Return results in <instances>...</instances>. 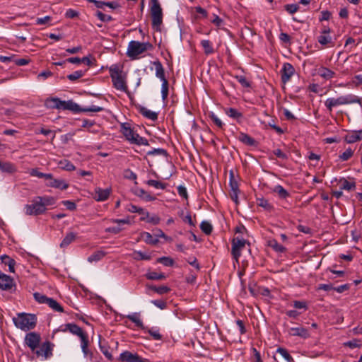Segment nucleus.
I'll return each mask as SVG.
<instances>
[{"instance_id": "obj_3", "label": "nucleus", "mask_w": 362, "mask_h": 362, "mask_svg": "<svg viewBox=\"0 0 362 362\" xmlns=\"http://www.w3.org/2000/svg\"><path fill=\"white\" fill-rule=\"evenodd\" d=\"M152 49L153 45L150 42H140L139 41L132 40L129 42L127 55L132 59H136L139 54Z\"/></svg>"}, {"instance_id": "obj_6", "label": "nucleus", "mask_w": 362, "mask_h": 362, "mask_svg": "<svg viewBox=\"0 0 362 362\" xmlns=\"http://www.w3.org/2000/svg\"><path fill=\"white\" fill-rule=\"evenodd\" d=\"M151 15L152 28L156 31H160V25L163 23V12L158 0H151Z\"/></svg>"}, {"instance_id": "obj_50", "label": "nucleus", "mask_w": 362, "mask_h": 362, "mask_svg": "<svg viewBox=\"0 0 362 362\" xmlns=\"http://www.w3.org/2000/svg\"><path fill=\"white\" fill-rule=\"evenodd\" d=\"M148 156H163L164 157L168 156V152L163 148H153L151 151L147 152Z\"/></svg>"}, {"instance_id": "obj_53", "label": "nucleus", "mask_w": 362, "mask_h": 362, "mask_svg": "<svg viewBox=\"0 0 362 362\" xmlns=\"http://www.w3.org/2000/svg\"><path fill=\"white\" fill-rule=\"evenodd\" d=\"M236 80L241 84V86L244 88H250L251 86L250 82L246 78L245 76L237 75L235 76Z\"/></svg>"}, {"instance_id": "obj_27", "label": "nucleus", "mask_w": 362, "mask_h": 362, "mask_svg": "<svg viewBox=\"0 0 362 362\" xmlns=\"http://www.w3.org/2000/svg\"><path fill=\"white\" fill-rule=\"evenodd\" d=\"M317 42L323 46L334 47V42L329 35H320L317 37Z\"/></svg>"}, {"instance_id": "obj_4", "label": "nucleus", "mask_w": 362, "mask_h": 362, "mask_svg": "<svg viewBox=\"0 0 362 362\" xmlns=\"http://www.w3.org/2000/svg\"><path fill=\"white\" fill-rule=\"evenodd\" d=\"M59 110H68L74 112H101L104 110L103 107L92 105L88 107H81L79 105L73 102L72 100H61L59 103Z\"/></svg>"}, {"instance_id": "obj_62", "label": "nucleus", "mask_w": 362, "mask_h": 362, "mask_svg": "<svg viewBox=\"0 0 362 362\" xmlns=\"http://www.w3.org/2000/svg\"><path fill=\"white\" fill-rule=\"evenodd\" d=\"M124 177L126 179L132 180H136L137 178L136 174L134 173L133 171H132L129 169L124 170Z\"/></svg>"}, {"instance_id": "obj_36", "label": "nucleus", "mask_w": 362, "mask_h": 362, "mask_svg": "<svg viewBox=\"0 0 362 362\" xmlns=\"http://www.w3.org/2000/svg\"><path fill=\"white\" fill-rule=\"evenodd\" d=\"M37 199L43 204L44 207H46V206L54 205L56 203V199L53 197H37Z\"/></svg>"}, {"instance_id": "obj_60", "label": "nucleus", "mask_w": 362, "mask_h": 362, "mask_svg": "<svg viewBox=\"0 0 362 362\" xmlns=\"http://www.w3.org/2000/svg\"><path fill=\"white\" fill-rule=\"evenodd\" d=\"M134 253L137 255V257H134L136 260H150L151 258L150 255H148L141 251H136Z\"/></svg>"}, {"instance_id": "obj_43", "label": "nucleus", "mask_w": 362, "mask_h": 362, "mask_svg": "<svg viewBox=\"0 0 362 362\" xmlns=\"http://www.w3.org/2000/svg\"><path fill=\"white\" fill-rule=\"evenodd\" d=\"M149 288L160 295L168 293L170 291V288L167 286H151Z\"/></svg>"}, {"instance_id": "obj_18", "label": "nucleus", "mask_w": 362, "mask_h": 362, "mask_svg": "<svg viewBox=\"0 0 362 362\" xmlns=\"http://www.w3.org/2000/svg\"><path fill=\"white\" fill-rule=\"evenodd\" d=\"M288 334L291 336H297L303 339H307L310 337V333L308 329L302 326L297 327H291L288 329Z\"/></svg>"}, {"instance_id": "obj_54", "label": "nucleus", "mask_w": 362, "mask_h": 362, "mask_svg": "<svg viewBox=\"0 0 362 362\" xmlns=\"http://www.w3.org/2000/svg\"><path fill=\"white\" fill-rule=\"evenodd\" d=\"M109 71L111 78H112V76L115 77L122 75V70H120L117 64L112 65L109 69Z\"/></svg>"}, {"instance_id": "obj_34", "label": "nucleus", "mask_w": 362, "mask_h": 362, "mask_svg": "<svg viewBox=\"0 0 362 362\" xmlns=\"http://www.w3.org/2000/svg\"><path fill=\"white\" fill-rule=\"evenodd\" d=\"M1 170L3 173H14L17 171L16 167L11 162H3Z\"/></svg>"}, {"instance_id": "obj_49", "label": "nucleus", "mask_w": 362, "mask_h": 362, "mask_svg": "<svg viewBox=\"0 0 362 362\" xmlns=\"http://www.w3.org/2000/svg\"><path fill=\"white\" fill-rule=\"evenodd\" d=\"M30 175L31 176H35L39 178H45L47 180L48 178H52V174L51 173H43L41 172H39L37 169H32L30 172Z\"/></svg>"}, {"instance_id": "obj_33", "label": "nucleus", "mask_w": 362, "mask_h": 362, "mask_svg": "<svg viewBox=\"0 0 362 362\" xmlns=\"http://www.w3.org/2000/svg\"><path fill=\"white\" fill-rule=\"evenodd\" d=\"M273 192L276 193L280 199H286L290 196L288 191L280 185L275 186Z\"/></svg>"}, {"instance_id": "obj_15", "label": "nucleus", "mask_w": 362, "mask_h": 362, "mask_svg": "<svg viewBox=\"0 0 362 362\" xmlns=\"http://www.w3.org/2000/svg\"><path fill=\"white\" fill-rule=\"evenodd\" d=\"M111 193L110 188L102 189L100 187L95 188V193L93 198L97 202H104L107 200Z\"/></svg>"}, {"instance_id": "obj_55", "label": "nucleus", "mask_w": 362, "mask_h": 362, "mask_svg": "<svg viewBox=\"0 0 362 362\" xmlns=\"http://www.w3.org/2000/svg\"><path fill=\"white\" fill-rule=\"evenodd\" d=\"M354 155V151L349 148L344 152H343L341 155H339V158L342 161L348 160L349 158L352 157Z\"/></svg>"}, {"instance_id": "obj_63", "label": "nucleus", "mask_w": 362, "mask_h": 362, "mask_svg": "<svg viewBox=\"0 0 362 362\" xmlns=\"http://www.w3.org/2000/svg\"><path fill=\"white\" fill-rule=\"evenodd\" d=\"M270 245H271V247H273V248L275 250V251H276V252H284V251H285V250H286V249H285V247H284L283 245H281L279 244L276 240L272 241V242L271 243Z\"/></svg>"}, {"instance_id": "obj_39", "label": "nucleus", "mask_w": 362, "mask_h": 362, "mask_svg": "<svg viewBox=\"0 0 362 362\" xmlns=\"http://www.w3.org/2000/svg\"><path fill=\"white\" fill-rule=\"evenodd\" d=\"M47 305L50 308L56 312L63 313L64 308L54 298H49Z\"/></svg>"}, {"instance_id": "obj_46", "label": "nucleus", "mask_w": 362, "mask_h": 362, "mask_svg": "<svg viewBox=\"0 0 362 362\" xmlns=\"http://www.w3.org/2000/svg\"><path fill=\"white\" fill-rule=\"evenodd\" d=\"M200 228L206 235H210L213 230L211 224L206 221H204L201 223Z\"/></svg>"}, {"instance_id": "obj_26", "label": "nucleus", "mask_w": 362, "mask_h": 362, "mask_svg": "<svg viewBox=\"0 0 362 362\" xmlns=\"http://www.w3.org/2000/svg\"><path fill=\"white\" fill-rule=\"evenodd\" d=\"M139 112L144 117L152 120L156 121L158 119V113L156 112L151 111L144 107H140L139 109Z\"/></svg>"}, {"instance_id": "obj_22", "label": "nucleus", "mask_w": 362, "mask_h": 362, "mask_svg": "<svg viewBox=\"0 0 362 362\" xmlns=\"http://www.w3.org/2000/svg\"><path fill=\"white\" fill-rule=\"evenodd\" d=\"M225 113L230 117L235 119L238 123H241L243 119V115L239 112L237 109L233 107H228L224 110Z\"/></svg>"}, {"instance_id": "obj_7", "label": "nucleus", "mask_w": 362, "mask_h": 362, "mask_svg": "<svg viewBox=\"0 0 362 362\" xmlns=\"http://www.w3.org/2000/svg\"><path fill=\"white\" fill-rule=\"evenodd\" d=\"M126 317L135 323L136 327L141 329L145 332H148L153 339L160 340L162 339V335L159 333L158 329H154L153 328L148 329L144 325V323L140 320V314L139 313L127 315Z\"/></svg>"}, {"instance_id": "obj_28", "label": "nucleus", "mask_w": 362, "mask_h": 362, "mask_svg": "<svg viewBox=\"0 0 362 362\" xmlns=\"http://www.w3.org/2000/svg\"><path fill=\"white\" fill-rule=\"evenodd\" d=\"M76 233L73 232L68 233L60 243L62 248H65L69 246L72 242L76 240Z\"/></svg>"}, {"instance_id": "obj_51", "label": "nucleus", "mask_w": 362, "mask_h": 362, "mask_svg": "<svg viewBox=\"0 0 362 362\" xmlns=\"http://www.w3.org/2000/svg\"><path fill=\"white\" fill-rule=\"evenodd\" d=\"M277 352L279 353L288 362H294L293 357L289 354L286 349L279 347L277 349Z\"/></svg>"}, {"instance_id": "obj_58", "label": "nucleus", "mask_w": 362, "mask_h": 362, "mask_svg": "<svg viewBox=\"0 0 362 362\" xmlns=\"http://www.w3.org/2000/svg\"><path fill=\"white\" fill-rule=\"evenodd\" d=\"M168 87L169 83L168 81H163L162 88H161V93H162V99L165 100L168 95Z\"/></svg>"}, {"instance_id": "obj_47", "label": "nucleus", "mask_w": 362, "mask_h": 362, "mask_svg": "<svg viewBox=\"0 0 362 362\" xmlns=\"http://www.w3.org/2000/svg\"><path fill=\"white\" fill-rule=\"evenodd\" d=\"M33 297L37 302L42 304H47V302L49 299V298L47 296L38 292L34 293Z\"/></svg>"}, {"instance_id": "obj_23", "label": "nucleus", "mask_w": 362, "mask_h": 362, "mask_svg": "<svg viewBox=\"0 0 362 362\" xmlns=\"http://www.w3.org/2000/svg\"><path fill=\"white\" fill-rule=\"evenodd\" d=\"M362 139V130L354 131L345 136V141L348 144L355 143Z\"/></svg>"}, {"instance_id": "obj_52", "label": "nucleus", "mask_w": 362, "mask_h": 362, "mask_svg": "<svg viewBox=\"0 0 362 362\" xmlns=\"http://www.w3.org/2000/svg\"><path fill=\"white\" fill-rule=\"evenodd\" d=\"M158 263L163 264L166 267H173L174 264V260L169 257H162L157 259Z\"/></svg>"}, {"instance_id": "obj_14", "label": "nucleus", "mask_w": 362, "mask_h": 362, "mask_svg": "<svg viewBox=\"0 0 362 362\" xmlns=\"http://www.w3.org/2000/svg\"><path fill=\"white\" fill-rule=\"evenodd\" d=\"M295 69L290 63L284 64L283 68L281 70V81L284 83L288 82L291 76L294 74Z\"/></svg>"}, {"instance_id": "obj_59", "label": "nucleus", "mask_w": 362, "mask_h": 362, "mask_svg": "<svg viewBox=\"0 0 362 362\" xmlns=\"http://www.w3.org/2000/svg\"><path fill=\"white\" fill-rule=\"evenodd\" d=\"M285 10L291 14H293L297 12L299 9V6L296 4H286L284 6Z\"/></svg>"}, {"instance_id": "obj_37", "label": "nucleus", "mask_w": 362, "mask_h": 362, "mask_svg": "<svg viewBox=\"0 0 362 362\" xmlns=\"http://www.w3.org/2000/svg\"><path fill=\"white\" fill-rule=\"evenodd\" d=\"M81 349L85 356L90 355V357L93 356V353L88 350V336L83 337L81 339Z\"/></svg>"}, {"instance_id": "obj_8", "label": "nucleus", "mask_w": 362, "mask_h": 362, "mask_svg": "<svg viewBox=\"0 0 362 362\" xmlns=\"http://www.w3.org/2000/svg\"><path fill=\"white\" fill-rule=\"evenodd\" d=\"M246 244L250 246V243L247 242L243 238L237 237L232 240L231 255L237 263L239 262L241 250L245 247Z\"/></svg>"}, {"instance_id": "obj_16", "label": "nucleus", "mask_w": 362, "mask_h": 362, "mask_svg": "<svg viewBox=\"0 0 362 362\" xmlns=\"http://www.w3.org/2000/svg\"><path fill=\"white\" fill-rule=\"evenodd\" d=\"M317 74L325 81H331L336 77L337 74L330 69L321 66L317 69Z\"/></svg>"}, {"instance_id": "obj_2", "label": "nucleus", "mask_w": 362, "mask_h": 362, "mask_svg": "<svg viewBox=\"0 0 362 362\" xmlns=\"http://www.w3.org/2000/svg\"><path fill=\"white\" fill-rule=\"evenodd\" d=\"M13 322L17 328L27 332L35 327L37 317L34 314L21 313L13 317Z\"/></svg>"}, {"instance_id": "obj_17", "label": "nucleus", "mask_w": 362, "mask_h": 362, "mask_svg": "<svg viewBox=\"0 0 362 362\" xmlns=\"http://www.w3.org/2000/svg\"><path fill=\"white\" fill-rule=\"evenodd\" d=\"M112 81L114 88H115L117 90H119L124 93L128 92V86L124 78L122 75L115 77L112 76Z\"/></svg>"}, {"instance_id": "obj_30", "label": "nucleus", "mask_w": 362, "mask_h": 362, "mask_svg": "<svg viewBox=\"0 0 362 362\" xmlns=\"http://www.w3.org/2000/svg\"><path fill=\"white\" fill-rule=\"evenodd\" d=\"M99 347L102 353L104 354V356L109 360L112 361L113 356L112 354L109 351V346L105 341H102L100 339L99 341Z\"/></svg>"}, {"instance_id": "obj_40", "label": "nucleus", "mask_w": 362, "mask_h": 362, "mask_svg": "<svg viewBox=\"0 0 362 362\" xmlns=\"http://www.w3.org/2000/svg\"><path fill=\"white\" fill-rule=\"evenodd\" d=\"M141 238L147 244L155 245L158 243V239L155 238L148 232H144L141 233Z\"/></svg>"}, {"instance_id": "obj_32", "label": "nucleus", "mask_w": 362, "mask_h": 362, "mask_svg": "<svg viewBox=\"0 0 362 362\" xmlns=\"http://www.w3.org/2000/svg\"><path fill=\"white\" fill-rule=\"evenodd\" d=\"M126 209L131 213H138L142 215H146V217L149 216V213L145 211L143 208L138 207L132 204H129L127 206Z\"/></svg>"}, {"instance_id": "obj_19", "label": "nucleus", "mask_w": 362, "mask_h": 362, "mask_svg": "<svg viewBox=\"0 0 362 362\" xmlns=\"http://www.w3.org/2000/svg\"><path fill=\"white\" fill-rule=\"evenodd\" d=\"M47 180H49L47 183V186L48 187L60 189L62 190L66 189L69 187V184L65 182L64 180L54 179L52 175V178H48Z\"/></svg>"}, {"instance_id": "obj_45", "label": "nucleus", "mask_w": 362, "mask_h": 362, "mask_svg": "<svg viewBox=\"0 0 362 362\" xmlns=\"http://www.w3.org/2000/svg\"><path fill=\"white\" fill-rule=\"evenodd\" d=\"M148 279L150 280H163L166 278L165 275L163 273H157L156 272H151L146 274Z\"/></svg>"}, {"instance_id": "obj_24", "label": "nucleus", "mask_w": 362, "mask_h": 362, "mask_svg": "<svg viewBox=\"0 0 362 362\" xmlns=\"http://www.w3.org/2000/svg\"><path fill=\"white\" fill-rule=\"evenodd\" d=\"M153 65L155 66L156 69V76L158 78H160L162 82L165 81H168L165 76V70L163 69V66L161 64V62L158 60L155 61L153 62Z\"/></svg>"}, {"instance_id": "obj_25", "label": "nucleus", "mask_w": 362, "mask_h": 362, "mask_svg": "<svg viewBox=\"0 0 362 362\" xmlns=\"http://www.w3.org/2000/svg\"><path fill=\"white\" fill-rule=\"evenodd\" d=\"M238 139L242 143L250 146H254L257 144V141L252 137L244 132H240Z\"/></svg>"}, {"instance_id": "obj_48", "label": "nucleus", "mask_w": 362, "mask_h": 362, "mask_svg": "<svg viewBox=\"0 0 362 362\" xmlns=\"http://www.w3.org/2000/svg\"><path fill=\"white\" fill-rule=\"evenodd\" d=\"M86 71L78 70L76 71L74 73L67 75L66 78L71 81H75L78 80V78L83 77L85 75Z\"/></svg>"}, {"instance_id": "obj_57", "label": "nucleus", "mask_w": 362, "mask_h": 362, "mask_svg": "<svg viewBox=\"0 0 362 362\" xmlns=\"http://www.w3.org/2000/svg\"><path fill=\"white\" fill-rule=\"evenodd\" d=\"M209 118L212 120V122L218 127L222 129L223 127V123L221 120L212 112L209 114Z\"/></svg>"}, {"instance_id": "obj_41", "label": "nucleus", "mask_w": 362, "mask_h": 362, "mask_svg": "<svg viewBox=\"0 0 362 362\" xmlns=\"http://www.w3.org/2000/svg\"><path fill=\"white\" fill-rule=\"evenodd\" d=\"M340 182L341 183V189L351 191L356 189V183L354 182H351L346 179H342L340 180Z\"/></svg>"}, {"instance_id": "obj_5", "label": "nucleus", "mask_w": 362, "mask_h": 362, "mask_svg": "<svg viewBox=\"0 0 362 362\" xmlns=\"http://www.w3.org/2000/svg\"><path fill=\"white\" fill-rule=\"evenodd\" d=\"M121 128L123 135L131 144L144 146L149 145L148 141L146 139L140 136L137 133H136L130 127L128 123L122 124Z\"/></svg>"}, {"instance_id": "obj_56", "label": "nucleus", "mask_w": 362, "mask_h": 362, "mask_svg": "<svg viewBox=\"0 0 362 362\" xmlns=\"http://www.w3.org/2000/svg\"><path fill=\"white\" fill-rule=\"evenodd\" d=\"M95 16L102 21V22H110L113 20L112 17L109 15L104 14L103 12L100 11H97L95 13Z\"/></svg>"}, {"instance_id": "obj_64", "label": "nucleus", "mask_w": 362, "mask_h": 362, "mask_svg": "<svg viewBox=\"0 0 362 362\" xmlns=\"http://www.w3.org/2000/svg\"><path fill=\"white\" fill-rule=\"evenodd\" d=\"M62 203L70 211H74L76 209V203L72 201L66 200L63 201Z\"/></svg>"}, {"instance_id": "obj_35", "label": "nucleus", "mask_w": 362, "mask_h": 362, "mask_svg": "<svg viewBox=\"0 0 362 362\" xmlns=\"http://www.w3.org/2000/svg\"><path fill=\"white\" fill-rule=\"evenodd\" d=\"M106 255V252L103 250H98L93 252L88 257L89 262H98L103 259Z\"/></svg>"}, {"instance_id": "obj_42", "label": "nucleus", "mask_w": 362, "mask_h": 362, "mask_svg": "<svg viewBox=\"0 0 362 362\" xmlns=\"http://www.w3.org/2000/svg\"><path fill=\"white\" fill-rule=\"evenodd\" d=\"M257 203L259 206L264 208L268 211H271L273 209V206L264 198H258Z\"/></svg>"}, {"instance_id": "obj_10", "label": "nucleus", "mask_w": 362, "mask_h": 362, "mask_svg": "<svg viewBox=\"0 0 362 362\" xmlns=\"http://www.w3.org/2000/svg\"><path fill=\"white\" fill-rule=\"evenodd\" d=\"M0 289L13 293L16 290V284L14 279L10 276L4 274L0 270Z\"/></svg>"}, {"instance_id": "obj_31", "label": "nucleus", "mask_w": 362, "mask_h": 362, "mask_svg": "<svg viewBox=\"0 0 362 362\" xmlns=\"http://www.w3.org/2000/svg\"><path fill=\"white\" fill-rule=\"evenodd\" d=\"M200 43L206 55L214 53V49L213 48L212 43L209 40H202Z\"/></svg>"}, {"instance_id": "obj_21", "label": "nucleus", "mask_w": 362, "mask_h": 362, "mask_svg": "<svg viewBox=\"0 0 362 362\" xmlns=\"http://www.w3.org/2000/svg\"><path fill=\"white\" fill-rule=\"evenodd\" d=\"M65 328L62 329L63 332L69 330L73 334L78 336L81 339L86 337L87 334L83 331V329L74 323H68L65 325Z\"/></svg>"}, {"instance_id": "obj_38", "label": "nucleus", "mask_w": 362, "mask_h": 362, "mask_svg": "<svg viewBox=\"0 0 362 362\" xmlns=\"http://www.w3.org/2000/svg\"><path fill=\"white\" fill-rule=\"evenodd\" d=\"M60 99L58 98H51L45 100V105L51 109H59Z\"/></svg>"}, {"instance_id": "obj_20", "label": "nucleus", "mask_w": 362, "mask_h": 362, "mask_svg": "<svg viewBox=\"0 0 362 362\" xmlns=\"http://www.w3.org/2000/svg\"><path fill=\"white\" fill-rule=\"evenodd\" d=\"M132 192L134 195L139 197V198L146 202H151L156 199V197L151 195L148 192L145 191L144 189L141 188H132Z\"/></svg>"}, {"instance_id": "obj_11", "label": "nucleus", "mask_w": 362, "mask_h": 362, "mask_svg": "<svg viewBox=\"0 0 362 362\" xmlns=\"http://www.w3.org/2000/svg\"><path fill=\"white\" fill-rule=\"evenodd\" d=\"M54 344L49 341H46L39 345V347L33 353L35 354L37 357H43L47 359L52 356Z\"/></svg>"}, {"instance_id": "obj_12", "label": "nucleus", "mask_w": 362, "mask_h": 362, "mask_svg": "<svg viewBox=\"0 0 362 362\" xmlns=\"http://www.w3.org/2000/svg\"><path fill=\"white\" fill-rule=\"evenodd\" d=\"M40 341V334L35 332L27 333L24 339L25 344L30 349L32 352L39 347Z\"/></svg>"}, {"instance_id": "obj_9", "label": "nucleus", "mask_w": 362, "mask_h": 362, "mask_svg": "<svg viewBox=\"0 0 362 362\" xmlns=\"http://www.w3.org/2000/svg\"><path fill=\"white\" fill-rule=\"evenodd\" d=\"M47 208L44 207L37 198L30 204L25 206V213L28 216H38L45 212Z\"/></svg>"}, {"instance_id": "obj_13", "label": "nucleus", "mask_w": 362, "mask_h": 362, "mask_svg": "<svg viewBox=\"0 0 362 362\" xmlns=\"http://www.w3.org/2000/svg\"><path fill=\"white\" fill-rule=\"evenodd\" d=\"M119 360L123 362H150L148 358L141 357L137 354L132 353L129 351L122 352Z\"/></svg>"}, {"instance_id": "obj_29", "label": "nucleus", "mask_w": 362, "mask_h": 362, "mask_svg": "<svg viewBox=\"0 0 362 362\" xmlns=\"http://www.w3.org/2000/svg\"><path fill=\"white\" fill-rule=\"evenodd\" d=\"M0 259L3 263L8 266L10 272H15L14 267L16 264V261L13 259L11 258L10 257L6 255L0 256Z\"/></svg>"}, {"instance_id": "obj_44", "label": "nucleus", "mask_w": 362, "mask_h": 362, "mask_svg": "<svg viewBox=\"0 0 362 362\" xmlns=\"http://www.w3.org/2000/svg\"><path fill=\"white\" fill-rule=\"evenodd\" d=\"M146 184L148 185L152 186L156 189H165L168 186L167 183L162 182L155 180H148L146 182Z\"/></svg>"}, {"instance_id": "obj_61", "label": "nucleus", "mask_w": 362, "mask_h": 362, "mask_svg": "<svg viewBox=\"0 0 362 362\" xmlns=\"http://www.w3.org/2000/svg\"><path fill=\"white\" fill-rule=\"evenodd\" d=\"M177 192L181 197L184 198L186 200L188 199V194L185 187L182 185H179L177 187Z\"/></svg>"}, {"instance_id": "obj_1", "label": "nucleus", "mask_w": 362, "mask_h": 362, "mask_svg": "<svg viewBox=\"0 0 362 362\" xmlns=\"http://www.w3.org/2000/svg\"><path fill=\"white\" fill-rule=\"evenodd\" d=\"M353 103H358L361 106L362 99L355 95L349 94L341 95L337 98H329L325 102V105L329 112H332L333 108L337 106Z\"/></svg>"}]
</instances>
